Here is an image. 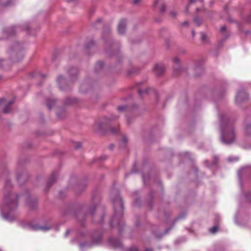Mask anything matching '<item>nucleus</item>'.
<instances>
[{
  "label": "nucleus",
  "instance_id": "obj_36",
  "mask_svg": "<svg viewBox=\"0 0 251 251\" xmlns=\"http://www.w3.org/2000/svg\"><path fill=\"white\" fill-rule=\"evenodd\" d=\"M2 5H4V6H8V5H10V1L8 2L7 3H2Z\"/></svg>",
  "mask_w": 251,
  "mask_h": 251
},
{
  "label": "nucleus",
  "instance_id": "obj_42",
  "mask_svg": "<svg viewBox=\"0 0 251 251\" xmlns=\"http://www.w3.org/2000/svg\"><path fill=\"white\" fill-rule=\"evenodd\" d=\"M145 251H152V250L151 249H146Z\"/></svg>",
  "mask_w": 251,
  "mask_h": 251
},
{
  "label": "nucleus",
  "instance_id": "obj_2",
  "mask_svg": "<svg viewBox=\"0 0 251 251\" xmlns=\"http://www.w3.org/2000/svg\"><path fill=\"white\" fill-rule=\"evenodd\" d=\"M222 129L221 140L225 144L232 143L235 138L234 127L228 118L223 116L220 118Z\"/></svg>",
  "mask_w": 251,
  "mask_h": 251
},
{
  "label": "nucleus",
  "instance_id": "obj_22",
  "mask_svg": "<svg viewBox=\"0 0 251 251\" xmlns=\"http://www.w3.org/2000/svg\"><path fill=\"white\" fill-rule=\"evenodd\" d=\"M218 230V227L217 226H214L210 229V231L212 233H216Z\"/></svg>",
  "mask_w": 251,
  "mask_h": 251
},
{
  "label": "nucleus",
  "instance_id": "obj_44",
  "mask_svg": "<svg viewBox=\"0 0 251 251\" xmlns=\"http://www.w3.org/2000/svg\"><path fill=\"white\" fill-rule=\"evenodd\" d=\"M192 34L193 36H194L195 35V32L194 30L192 31Z\"/></svg>",
  "mask_w": 251,
  "mask_h": 251
},
{
  "label": "nucleus",
  "instance_id": "obj_33",
  "mask_svg": "<svg viewBox=\"0 0 251 251\" xmlns=\"http://www.w3.org/2000/svg\"><path fill=\"white\" fill-rule=\"evenodd\" d=\"M127 142V140L126 139V138H124L122 144H124V145H126Z\"/></svg>",
  "mask_w": 251,
  "mask_h": 251
},
{
  "label": "nucleus",
  "instance_id": "obj_46",
  "mask_svg": "<svg viewBox=\"0 0 251 251\" xmlns=\"http://www.w3.org/2000/svg\"><path fill=\"white\" fill-rule=\"evenodd\" d=\"M74 0H67V1L68 2H71V1H74Z\"/></svg>",
  "mask_w": 251,
  "mask_h": 251
},
{
  "label": "nucleus",
  "instance_id": "obj_4",
  "mask_svg": "<svg viewBox=\"0 0 251 251\" xmlns=\"http://www.w3.org/2000/svg\"><path fill=\"white\" fill-rule=\"evenodd\" d=\"M11 60L14 62H18L21 60L24 56L23 53L20 50V48L17 45L15 49H11L9 52Z\"/></svg>",
  "mask_w": 251,
  "mask_h": 251
},
{
  "label": "nucleus",
  "instance_id": "obj_45",
  "mask_svg": "<svg viewBox=\"0 0 251 251\" xmlns=\"http://www.w3.org/2000/svg\"><path fill=\"white\" fill-rule=\"evenodd\" d=\"M110 149L111 150L113 149V145H111L110 147H109Z\"/></svg>",
  "mask_w": 251,
  "mask_h": 251
},
{
  "label": "nucleus",
  "instance_id": "obj_37",
  "mask_svg": "<svg viewBox=\"0 0 251 251\" xmlns=\"http://www.w3.org/2000/svg\"><path fill=\"white\" fill-rule=\"evenodd\" d=\"M138 93H139V94L141 96L142 95V94L144 93V92H143V91L139 90L138 91Z\"/></svg>",
  "mask_w": 251,
  "mask_h": 251
},
{
  "label": "nucleus",
  "instance_id": "obj_13",
  "mask_svg": "<svg viewBox=\"0 0 251 251\" xmlns=\"http://www.w3.org/2000/svg\"><path fill=\"white\" fill-rule=\"evenodd\" d=\"M92 214L93 217V219L94 222L97 224H100L102 223L103 221V217H100V215H96L94 216L93 214V212L92 211Z\"/></svg>",
  "mask_w": 251,
  "mask_h": 251
},
{
  "label": "nucleus",
  "instance_id": "obj_24",
  "mask_svg": "<svg viewBox=\"0 0 251 251\" xmlns=\"http://www.w3.org/2000/svg\"><path fill=\"white\" fill-rule=\"evenodd\" d=\"M170 14L172 18H175L177 15V13L175 11H171Z\"/></svg>",
  "mask_w": 251,
  "mask_h": 251
},
{
  "label": "nucleus",
  "instance_id": "obj_20",
  "mask_svg": "<svg viewBox=\"0 0 251 251\" xmlns=\"http://www.w3.org/2000/svg\"><path fill=\"white\" fill-rule=\"evenodd\" d=\"M194 22L198 26H200L201 23V20L200 18L197 17L194 19Z\"/></svg>",
  "mask_w": 251,
  "mask_h": 251
},
{
  "label": "nucleus",
  "instance_id": "obj_5",
  "mask_svg": "<svg viewBox=\"0 0 251 251\" xmlns=\"http://www.w3.org/2000/svg\"><path fill=\"white\" fill-rule=\"evenodd\" d=\"M14 103V100H10L6 102L5 99H2L0 100V106L3 105V112L5 114L9 113L11 112L12 109L11 105Z\"/></svg>",
  "mask_w": 251,
  "mask_h": 251
},
{
  "label": "nucleus",
  "instance_id": "obj_15",
  "mask_svg": "<svg viewBox=\"0 0 251 251\" xmlns=\"http://www.w3.org/2000/svg\"><path fill=\"white\" fill-rule=\"evenodd\" d=\"M55 103V100H54L48 99L47 100L46 105L49 109H50Z\"/></svg>",
  "mask_w": 251,
  "mask_h": 251
},
{
  "label": "nucleus",
  "instance_id": "obj_35",
  "mask_svg": "<svg viewBox=\"0 0 251 251\" xmlns=\"http://www.w3.org/2000/svg\"><path fill=\"white\" fill-rule=\"evenodd\" d=\"M141 0H133V2L134 3H138L139 2H140Z\"/></svg>",
  "mask_w": 251,
  "mask_h": 251
},
{
  "label": "nucleus",
  "instance_id": "obj_27",
  "mask_svg": "<svg viewBox=\"0 0 251 251\" xmlns=\"http://www.w3.org/2000/svg\"><path fill=\"white\" fill-rule=\"evenodd\" d=\"M126 107L125 106H120L118 108V110L120 111H123L125 109Z\"/></svg>",
  "mask_w": 251,
  "mask_h": 251
},
{
  "label": "nucleus",
  "instance_id": "obj_14",
  "mask_svg": "<svg viewBox=\"0 0 251 251\" xmlns=\"http://www.w3.org/2000/svg\"><path fill=\"white\" fill-rule=\"evenodd\" d=\"M57 177V174H53L52 176L50 178L49 180L48 181L47 185H51L56 179Z\"/></svg>",
  "mask_w": 251,
  "mask_h": 251
},
{
  "label": "nucleus",
  "instance_id": "obj_9",
  "mask_svg": "<svg viewBox=\"0 0 251 251\" xmlns=\"http://www.w3.org/2000/svg\"><path fill=\"white\" fill-rule=\"evenodd\" d=\"M30 228L34 230H41L44 231H48L50 229L51 227L48 226H39L38 225H30Z\"/></svg>",
  "mask_w": 251,
  "mask_h": 251
},
{
  "label": "nucleus",
  "instance_id": "obj_30",
  "mask_svg": "<svg viewBox=\"0 0 251 251\" xmlns=\"http://www.w3.org/2000/svg\"><path fill=\"white\" fill-rule=\"evenodd\" d=\"M226 30V26L225 25H223L221 27L220 30L221 32H224Z\"/></svg>",
  "mask_w": 251,
  "mask_h": 251
},
{
  "label": "nucleus",
  "instance_id": "obj_21",
  "mask_svg": "<svg viewBox=\"0 0 251 251\" xmlns=\"http://www.w3.org/2000/svg\"><path fill=\"white\" fill-rule=\"evenodd\" d=\"M201 39L203 42H207V37L206 35L204 33H201Z\"/></svg>",
  "mask_w": 251,
  "mask_h": 251
},
{
  "label": "nucleus",
  "instance_id": "obj_38",
  "mask_svg": "<svg viewBox=\"0 0 251 251\" xmlns=\"http://www.w3.org/2000/svg\"><path fill=\"white\" fill-rule=\"evenodd\" d=\"M57 115V116L60 117V118H63L65 117V114H63V116H62H62H60V115H59V114L58 113Z\"/></svg>",
  "mask_w": 251,
  "mask_h": 251
},
{
  "label": "nucleus",
  "instance_id": "obj_17",
  "mask_svg": "<svg viewBox=\"0 0 251 251\" xmlns=\"http://www.w3.org/2000/svg\"><path fill=\"white\" fill-rule=\"evenodd\" d=\"M14 27H11L7 29L5 31V33L9 36L14 35L15 33V30H14Z\"/></svg>",
  "mask_w": 251,
  "mask_h": 251
},
{
  "label": "nucleus",
  "instance_id": "obj_3",
  "mask_svg": "<svg viewBox=\"0 0 251 251\" xmlns=\"http://www.w3.org/2000/svg\"><path fill=\"white\" fill-rule=\"evenodd\" d=\"M114 209V215L111 220L110 224L113 226L116 224L120 226V218L123 214V203L120 196L118 195L116 199L113 200Z\"/></svg>",
  "mask_w": 251,
  "mask_h": 251
},
{
  "label": "nucleus",
  "instance_id": "obj_12",
  "mask_svg": "<svg viewBox=\"0 0 251 251\" xmlns=\"http://www.w3.org/2000/svg\"><path fill=\"white\" fill-rule=\"evenodd\" d=\"M157 5H160V12H164L166 10V6L163 3L162 0H156L154 3V6H157Z\"/></svg>",
  "mask_w": 251,
  "mask_h": 251
},
{
  "label": "nucleus",
  "instance_id": "obj_25",
  "mask_svg": "<svg viewBox=\"0 0 251 251\" xmlns=\"http://www.w3.org/2000/svg\"><path fill=\"white\" fill-rule=\"evenodd\" d=\"M128 251H138V249L136 247H132L128 250Z\"/></svg>",
  "mask_w": 251,
  "mask_h": 251
},
{
  "label": "nucleus",
  "instance_id": "obj_11",
  "mask_svg": "<svg viewBox=\"0 0 251 251\" xmlns=\"http://www.w3.org/2000/svg\"><path fill=\"white\" fill-rule=\"evenodd\" d=\"M78 73V70L77 68L75 67H72L68 71V74L72 78V81H74V77H76Z\"/></svg>",
  "mask_w": 251,
  "mask_h": 251
},
{
  "label": "nucleus",
  "instance_id": "obj_29",
  "mask_svg": "<svg viewBox=\"0 0 251 251\" xmlns=\"http://www.w3.org/2000/svg\"><path fill=\"white\" fill-rule=\"evenodd\" d=\"M83 246H88L87 243H80L79 244V247L80 248H82Z\"/></svg>",
  "mask_w": 251,
  "mask_h": 251
},
{
  "label": "nucleus",
  "instance_id": "obj_47",
  "mask_svg": "<svg viewBox=\"0 0 251 251\" xmlns=\"http://www.w3.org/2000/svg\"><path fill=\"white\" fill-rule=\"evenodd\" d=\"M98 21V22H100V19H99V20H98V21Z\"/></svg>",
  "mask_w": 251,
  "mask_h": 251
},
{
  "label": "nucleus",
  "instance_id": "obj_16",
  "mask_svg": "<svg viewBox=\"0 0 251 251\" xmlns=\"http://www.w3.org/2000/svg\"><path fill=\"white\" fill-rule=\"evenodd\" d=\"M76 100L75 98H67L65 100V104L66 105L71 104L75 103Z\"/></svg>",
  "mask_w": 251,
  "mask_h": 251
},
{
  "label": "nucleus",
  "instance_id": "obj_48",
  "mask_svg": "<svg viewBox=\"0 0 251 251\" xmlns=\"http://www.w3.org/2000/svg\"><path fill=\"white\" fill-rule=\"evenodd\" d=\"M201 1L202 2V0H201Z\"/></svg>",
  "mask_w": 251,
  "mask_h": 251
},
{
  "label": "nucleus",
  "instance_id": "obj_23",
  "mask_svg": "<svg viewBox=\"0 0 251 251\" xmlns=\"http://www.w3.org/2000/svg\"><path fill=\"white\" fill-rule=\"evenodd\" d=\"M74 147L75 149H79L81 147V144L79 142H75L74 143Z\"/></svg>",
  "mask_w": 251,
  "mask_h": 251
},
{
  "label": "nucleus",
  "instance_id": "obj_28",
  "mask_svg": "<svg viewBox=\"0 0 251 251\" xmlns=\"http://www.w3.org/2000/svg\"><path fill=\"white\" fill-rule=\"evenodd\" d=\"M174 61L176 63H179L180 61L179 58L176 57L174 58Z\"/></svg>",
  "mask_w": 251,
  "mask_h": 251
},
{
  "label": "nucleus",
  "instance_id": "obj_39",
  "mask_svg": "<svg viewBox=\"0 0 251 251\" xmlns=\"http://www.w3.org/2000/svg\"><path fill=\"white\" fill-rule=\"evenodd\" d=\"M248 20L250 23H251V16L248 17Z\"/></svg>",
  "mask_w": 251,
  "mask_h": 251
},
{
  "label": "nucleus",
  "instance_id": "obj_8",
  "mask_svg": "<svg viewBox=\"0 0 251 251\" xmlns=\"http://www.w3.org/2000/svg\"><path fill=\"white\" fill-rule=\"evenodd\" d=\"M126 21L125 20H121L118 26V32L120 34H124L126 31Z\"/></svg>",
  "mask_w": 251,
  "mask_h": 251
},
{
  "label": "nucleus",
  "instance_id": "obj_1",
  "mask_svg": "<svg viewBox=\"0 0 251 251\" xmlns=\"http://www.w3.org/2000/svg\"><path fill=\"white\" fill-rule=\"evenodd\" d=\"M12 185L9 180H6L3 190V200L1 204V214L5 220H13V211L18 206V196L11 193Z\"/></svg>",
  "mask_w": 251,
  "mask_h": 251
},
{
  "label": "nucleus",
  "instance_id": "obj_26",
  "mask_svg": "<svg viewBox=\"0 0 251 251\" xmlns=\"http://www.w3.org/2000/svg\"><path fill=\"white\" fill-rule=\"evenodd\" d=\"M26 204L29 207H30L31 208H32L31 205H30V200H29V198L28 197H27V200H26Z\"/></svg>",
  "mask_w": 251,
  "mask_h": 251
},
{
  "label": "nucleus",
  "instance_id": "obj_41",
  "mask_svg": "<svg viewBox=\"0 0 251 251\" xmlns=\"http://www.w3.org/2000/svg\"><path fill=\"white\" fill-rule=\"evenodd\" d=\"M21 179H22V177L21 176H18L17 178L18 181L19 182H20Z\"/></svg>",
  "mask_w": 251,
  "mask_h": 251
},
{
  "label": "nucleus",
  "instance_id": "obj_6",
  "mask_svg": "<svg viewBox=\"0 0 251 251\" xmlns=\"http://www.w3.org/2000/svg\"><path fill=\"white\" fill-rule=\"evenodd\" d=\"M248 98V94L244 91L241 90L238 92L236 97V101L240 103L242 101L245 100Z\"/></svg>",
  "mask_w": 251,
  "mask_h": 251
},
{
  "label": "nucleus",
  "instance_id": "obj_7",
  "mask_svg": "<svg viewBox=\"0 0 251 251\" xmlns=\"http://www.w3.org/2000/svg\"><path fill=\"white\" fill-rule=\"evenodd\" d=\"M153 71L157 75H160L165 71V66L163 64H156L153 68Z\"/></svg>",
  "mask_w": 251,
  "mask_h": 251
},
{
  "label": "nucleus",
  "instance_id": "obj_19",
  "mask_svg": "<svg viewBox=\"0 0 251 251\" xmlns=\"http://www.w3.org/2000/svg\"><path fill=\"white\" fill-rule=\"evenodd\" d=\"M109 130L111 133H112V134H116L118 133L119 131V129L118 127L115 128L113 127H110Z\"/></svg>",
  "mask_w": 251,
  "mask_h": 251
},
{
  "label": "nucleus",
  "instance_id": "obj_34",
  "mask_svg": "<svg viewBox=\"0 0 251 251\" xmlns=\"http://www.w3.org/2000/svg\"><path fill=\"white\" fill-rule=\"evenodd\" d=\"M118 195L120 196V195H119V193H118V192H116V196H115V198H113V196H111V197H112V201L113 200V199H116V197H117V196Z\"/></svg>",
  "mask_w": 251,
  "mask_h": 251
},
{
  "label": "nucleus",
  "instance_id": "obj_32",
  "mask_svg": "<svg viewBox=\"0 0 251 251\" xmlns=\"http://www.w3.org/2000/svg\"><path fill=\"white\" fill-rule=\"evenodd\" d=\"M181 25L182 26H188V22L187 21H185L182 23Z\"/></svg>",
  "mask_w": 251,
  "mask_h": 251
},
{
  "label": "nucleus",
  "instance_id": "obj_31",
  "mask_svg": "<svg viewBox=\"0 0 251 251\" xmlns=\"http://www.w3.org/2000/svg\"><path fill=\"white\" fill-rule=\"evenodd\" d=\"M100 240V236H99L98 238L95 240V242L98 243Z\"/></svg>",
  "mask_w": 251,
  "mask_h": 251
},
{
  "label": "nucleus",
  "instance_id": "obj_18",
  "mask_svg": "<svg viewBox=\"0 0 251 251\" xmlns=\"http://www.w3.org/2000/svg\"><path fill=\"white\" fill-rule=\"evenodd\" d=\"M103 64L102 62L99 61L96 64V69H97V70L100 69L102 68L103 67Z\"/></svg>",
  "mask_w": 251,
  "mask_h": 251
},
{
  "label": "nucleus",
  "instance_id": "obj_40",
  "mask_svg": "<svg viewBox=\"0 0 251 251\" xmlns=\"http://www.w3.org/2000/svg\"><path fill=\"white\" fill-rule=\"evenodd\" d=\"M70 232V230H67L66 232V233H65V236H66Z\"/></svg>",
  "mask_w": 251,
  "mask_h": 251
},
{
  "label": "nucleus",
  "instance_id": "obj_10",
  "mask_svg": "<svg viewBox=\"0 0 251 251\" xmlns=\"http://www.w3.org/2000/svg\"><path fill=\"white\" fill-rule=\"evenodd\" d=\"M57 80L60 88L62 90L65 89L66 81L65 78L63 76L60 75L57 77Z\"/></svg>",
  "mask_w": 251,
  "mask_h": 251
},
{
  "label": "nucleus",
  "instance_id": "obj_43",
  "mask_svg": "<svg viewBox=\"0 0 251 251\" xmlns=\"http://www.w3.org/2000/svg\"><path fill=\"white\" fill-rule=\"evenodd\" d=\"M188 7H186V8H185V12L187 13V12H188Z\"/></svg>",
  "mask_w": 251,
  "mask_h": 251
}]
</instances>
